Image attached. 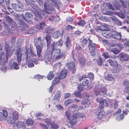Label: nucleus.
I'll list each match as a JSON object with an SVG mask.
<instances>
[{"mask_svg":"<svg viewBox=\"0 0 129 129\" xmlns=\"http://www.w3.org/2000/svg\"><path fill=\"white\" fill-rule=\"evenodd\" d=\"M5 18L6 22L8 23L12 28L15 29L17 26L19 29L22 31H24L27 26L25 23L20 20L18 18L17 20V24H16L15 21L7 15L5 16Z\"/></svg>","mask_w":129,"mask_h":129,"instance_id":"1","label":"nucleus"},{"mask_svg":"<svg viewBox=\"0 0 129 129\" xmlns=\"http://www.w3.org/2000/svg\"><path fill=\"white\" fill-rule=\"evenodd\" d=\"M30 6L37 12V14L34 11L32 12V13L35 16V19L36 21H39L42 18V16L45 14L44 13L42 10H40L39 8L35 4L31 3Z\"/></svg>","mask_w":129,"mask_h":129,"instance_id":"2","label":"nucleus"},{"mask_svg":"<svg viewBox=\"0 0 129 129\" xmlns=\"http://www.w3.org/2000/svg\"><path fill=\"white\" fill-rule=\"evenodd\" d=\"M78 114H73L72 113H66L67 118L69 120L70 123L72 125L75 124L76 123L77 118H78Z\"/></svg>","mask_w":129,"mask_h":129,"instance_id":"3","label":"nucleus"},{"mask_svg":"<svg viewBox=\"0 0 129 129\" xmlns=\"http://www.w3.org/2000/svg\"><path fill=\"white\" fill-rule=\"evenodd\" d=\"M122 46L120 44H113L109 47V49L115 54H117L120 52Z\"/></svg>","mask_w":129,"mask_h":129,"instance_id":"4","label":"nucleus"},{"mask_svg":"<svg viewBox=\"0 0 129 129\" xmlns=\"http://www.w3.org/2000/svg\"><path fill=\"white\" fill-rule=\"evenodd\" d=\"M63 41L61 40L56 43L53 42L49 47V48H47V52H50V53H52L55 47L56 46H57L61 47L63 44Z\"/></svg>","mask_w":129,"mask_h":129,"instance_id":"5","label":"nucleus"},{"mask_svg":"<svg viewBox=\"0 0 129 129\" xmlns=\"http://www.w3.org/2000/svg\"><path fill=\"white\" fill-rule=\"evenodd\" d=\"M88 44V47L89 51L91 53V55L94 56L95 55V50L96 48V44L93 43L92 41L90 40H89V42Z\"/></svg>","mask_w":129,"mask_h":129,"instance_id":"6","label":"nucleus"},{"mask_svg":"<svg viewBox=\"0 0 129 129\" xmlns=\"http://www.w3.org/2000/svg\"><path fill=\"white\" fill-rule=\"evenodd\" d=\"M12 8L15 10L16 11L20 12L23 10V4L22 3L19 4V5L13 4H12Z\"/></svg>","mask_w":129,"mask_h":129,"instance_id":"7","label":"nucleus"},{"mask_svg":"<svg viewBox=\"0 0 129 129\" xmlns=\"http://www.w3.org/2000/svg\"><path fill=\"white\" fill-rule=\"evenodd\" d=\"M68 68L70 70H72V73L73 74L75 73L76 71V68L74 62L72 61L68 62L66 64Z\"/></svg>","mask_w":129,"mask_h":129,"instance_id":"8","label":"nucleus"},{"mask_svg":"<svg viewBox=\"0 0 129 129\" xmlns=\"http://www.w3.org/2000/svg\"><path fill=\"white\" fill-rule=\"evenodd\" d=\"M33 14L29 13H26L25 14V16H22V17L27 22L30 24H32L33 22L29 19H31L32 17Z\"/></svg>","mask_w":129,"mask_h":129,"instance_id":"9","label":"nucleus"},{"mask_svg":"<svg viewBox=\"0 0 129 129\" xmlns=\"http://www.w3.org/2000/svg\"><path fill=\"white\" fill-rule=\"evenodd\" d=\"M44 5L46 10L45 12L47 14H50L51 13V11H53L54 10V8L50 4L45 3H44Z\"/></svg>","mask_w":129,"mask_h":129,"instance_id":"10","label":"nucleus"},{"mask_svg":"<svg viewBox=\"0 0 129 129\" xmlns=\"http://www.w3.org/2000/svg\"><path fill=\"white\" fill-rule=\"evenodd\" d=\"M99 102V107L100 109V111L99 113H102L104 112V110L103 109L104 107V104H106V106H107L108 105L107 103L106 100L105 99H102V101H100Z\"/></svg>","mask_w":129,"mask_h":129,"instance_id":"11","label":"nucleus"},{"mask_svg":"<svg viewBox=\"0 0 129 129\" xmlns=\"http://www.w3.org/2000/svg\"><path fill=\"white\" fill-rule=\"evenodd\" d=\"M54 52L53 55V57L55 58L59 59L61 57V54L60 49H57L54 50Z\"/></svg>","mask_w":129,"mask_h":129,"instance_id":"12","label":"nucleus"},{"mask_svg":"<svg viewBox=\"0 0 129 129\" xmlns=\"http://www.w3.org/2000/svg\"><path fill=\"white\" fill-rule=\"evenodd\" d=\"M50 52H47V50L46 51L47 54H48V56H46L45 57V61L46 64H51V62L52 61L51 56L52 55V53H50Z\"/></svg>","mask_w":129,"mask_h":129,"instance_id":"13","label":"nucleus"},{"mask_svg":"<svg viewBox=\"0 0 129 129\" xmlns=\"http://www.w3.org/2000/svg\"><path fill=\"white\" fill-rule=\"evenodd\" d=\"M15 48V46L13 45H12L10 48L9 50H8L7 51L6 50L7 55L9 56H11L13 54Z\"/></svg>","mask_w":129,"mask_h":129,"instance_id":"14","label":"nucleus"},{"mask_svg":"<svg viewBox=\"0 0 129 129\" xmlns=\"http://www.w3.org/2000/svg\"><path fill=\"white\" fill-rule=\"evenodd\" d=\"M9 65L11 67V68L12 69L17 70L19 68L17 63L13 61H10Z\"/></svg>","mask_w":129,"mask_h":129,"instance_id":"15","label":"nucleus"},{"mask_svg":"<svg viewBox=\"0 0 129 129\" xmlns=\"http://www.w3.org/2000/svg\"><path fill=\"white\" fill-rule=\"evenodd\" d=\"M67 73V71L66 69L62 70L60 73L58 77L60 79L64 78L66 77Z\"/></svg>","mask_w":129,"mask_h":129,"instance_id":"16","label":"nucleus"},{"mask_svg":"<svg viewBox=\"0 0 129 129\" xmlns=\"http://www.w3.org/2000/svg\"><path fill=\"white\" fill-rule=\"evenodd\" d=\"M16 125L19 129L25 128L26 127L25 123L23 121H17L16 123Z\"/></svg>","mask_w":129,"mask_h":129,"instance_id":"17","label":"nucleus"},{"mask_svg":"<svg viewBox=\"0 0 129 129\" xmlns=\"http://www.w3.org/2000/svg\"><path fill=\"white\" fill-rule=\"evenodd\" d=\"M116 114H117L116 117V120L118 121H120L124 118V116L123 114L127 115V113H115V114H114V115H116Z\"/></svg>","mask_w":129,"mask_h":129,"instance_id":"18","label":"nucleus"},{"mask_svg":"<svg viewBox=\"0 0 129 129\" xmlns=\"http://www.w3.org/2000/svg\"><path fill=\"white\" fill-rule=\"evenodd\" d=\"M49 19L51 21H54L55 22L58 21L60 19L59 17L57 16L54 17L52 16H50L49 17Z\"/></svg>","mask_w":129,"mask_h":129,"instance_id":"19","label":"nucleus"},{"mask_svg":"<svg viewBox=\"0 0 129 129\" xmlns=\"http://www.w3.org/2000/svg\"><path fill=\"white\" fill-rule=\"evenodd\" d=\"M78 58L81 67H83L85 64V59L82 56H79Z\"/></svg>","mask_w":129,"mask_h":129,"instance_id":"20","label":"nucleus"},{"mask_svg":"<svg viewBox=\"0 0 129 129\" xmlns=\"http://www.w3.org/2000/svg\"><path fill=\"white\" fill-rule=\"evenodd\" d=\"M37 51V55L39 57H40L41 56V53L42 49V45H38V44L36 43V46Z\"/></svg>","mask_w":129,"mask_h":129,"instance_id":"21","label":"nucleus"},{"mask_svg":"<svg viewBox=\"0 0 129 129\" xmlns=\"http://www.w3.org/2000/svg\"><path fill=\"white\" fill-rule=\"evenodd\" d=\"M7 121L9 124H13L15 123L16 121L13 117H7Z\"/></svg>","mask_w":129,"mask_h":129,"instance_id":"22","label":"nucleus"},{"mask_svg":"<svg viewBox=\"0 0 129 129\" xmlns=\"http://www.w3.org/2000/svg\"><path fill=\"white\" fill-rule=\"evenodd\" d=\"M0 58L2 62H5L7 61V57L5 53L2 52L0 54Z\"/></svg>","mask_w":129,"mask_h":129,"instance_id":"23","label":"nucleus"},{"mask_svg":"<svg viewBox=\"0 0 129 129\" xmlns=\"http://www.w3.org/2000/svg\"><path fill=\"white\" fill-rule=\"evenodd\" d=\"M77 108V106L75 104H73L71 106L69 107L68 109V112H73L74 111L76 110Z\"/></svg>","mask_w":129,"mask_h":129,"instance_id":"24","label":"nucleus"},{"mask_svg":"<svg viewBox=\"0 0 129 129\" xmlns=\"http://www.w3.org/2000/svg\"><path fill=\"white\" fill-rule=\"evenodd\" d=\"M106 6L108 7L109 8L113 10H114L115 9L119 10L120 8V6H118L117 7L116 6H115V7H113L109 3H106Z\"/></svg>","mask_w":129,"mask_h":129,"instance_id":"25","label":"nucleus"},{"mask_svg":"<svg viewBox=\"0 0 129 129\" xmlns=\"http://www.w3.org/2000/svg\"><path fill=\"white\" fill-rule=\"evenodd\" d=\"M81 104L84 105L85 107H87L90 105V103L89 101L86 99H84L81 102Z\"/></svg>","mask_w":129,"mask_h":129,"instance_id":"26","label":"nucleus"},{"mask_svg":"<svg viewBox=\"0 0 129 129\" xmlns=\"http://www.w3.org/2000/svg\"><path fill=\"white\" fill-rule=\"evenodd\" d=\"M61 35L60 32L58 31H57L53 33L52 37L53 38L56 39L60 36Z\"/></svg>","mask_w":129,"mask_h":129,"instance_id":"27","label":"nucleus"},{"mask_svg":"<svg viewBox=\"0 0 129 129\" xmlns=\"http://www.w3.org/2000/svg\"><path fill=\"white\" fill-rule=\"evenodd\" d=\"M45 23L42 22L40 23L39 24L37 25L36 26V28L42 30L44 28V27L46 25Z\"/></svg>","mask_w":129,"mask_h":129,"instance_id":"28","label":"nucleus"},{"mask_svg":"<svg viewBox=\"0 0 129 129\" xmlns=\"http://www.w3.org/2000/svg\"><path fill=\"white\" fill-rule=\"evenodd\" d=\"M15 53V54L17 57L18 62L19 63L21 59V56L22 54L21 53V52H19L18 50H16Z\"/></svg>","mask_w":129,"mask_h":129,"instance_id":"29","label":"nucleus"},{"mask_svg":"<svg viewBox=\"0 0 129 129\" xmlns=\"http://www.w3.org/2000/svg\"><path fill=\"white\" fill-rule=\"evenodd\" d=\"M50 125L52 129H57L59 127L58 125L53 121L51 122Z\"/></svg>","mask_w":129,"mask_h":129,"instance_id":"30","label":"nucleus"},{"mask_svg":"<svg viewBox=\"0 0 129 129\" xmlns=\"http://www.w3.org/2000/svg\"><path fill=\"white\" fill-rule=\"evenodd\" d=\"M65 45L66 46L67 49H69L71 47V42L68 37H67L66 41V42Z\"/></svg>","mask_w":129,"mask_h":129,"instance_id":"31","label":"nucleus"},{"mask_svg":"<svg viewBox=\"0 0 129 129\" xmlns=\"http://www.w3.org/2000/svg\"><path fill=\"white\" fill-rule=\"evenodd\" d=\"M107 62H108L110 65L112 66L116 67L118 65V63L116 61H113L110 59L108 60Z\"/></svg>","mask_w":129,"mask_h":129,"instance_id":"32","label":"nucleus"},{"mask_svg":"<svg viewBox=\"0 0 129 129\" xmlns=\"http://www.w3.org/2000/svg\"><path fill=\"white\" fill-rule=\"evenodd\" d=\"M46 40L47 42V48H49V46L51 44V38L50 35H48L46 36Z\"/></svg>","mask_w":129,"mask_h":129,"instance_id":"33","label":"nucleus"},{"mask_svg":"<svg viewBox=\"0 0 129 129\" xmlns=\"http://www.w3.org/2000/svg\"><path fill=\"white\" fill-rule=\"evenodd\" d=\"M113 36L114 38L117 40H119L121 39V36L120 33H115L113 34Z\"/></svg>","mask_w":129,"mask_h":129,"instance_id":"34","label":"nucleus"},{"mask_svg":"<svg viewBox=\"0 0 129 129\" xmlns=\"http://www.w3.org/2000/svg\"><path fill=\"white\" fill-rule=\"evenodd\" d=\"M8 113H0V120L1 121L5 120Z\"/></svg>","mask_w":129,"mask_h":129,"instance_id":"35","label":"nucleus"},{"mask_svg":"<svg viewBox=\"0 0 129 129\" xmlns=\"http://www.w3.org/2000/svg\"><path fill=\"white\" fill-rule=\"evenodd\" d=\"M121 59L124 61H126L128 58V56L126 54H124L121 55Z\"/></svg>","mask_w":129,"mask_h":129,"instance_id":"36","label":"nucleus"},{"mask_svg":"<svg viewBox=\"0 0 129 129\" xmlns=\"http://www.w3.org/2000/svg\"><path fill=\"white\" fill-rule=\"evenodd\" d=\"M54 76V75L53 72L52 71H50L48 74L47 76V78L49 80H52Z\"/></svg>","mask_w":129,"mask_h":129,"instance_id":"37","label":"nucleus"},{"mask_svg":"<svg viewBox=\"0 0 129 129\" xmlns=\"http://www.w3.org/2000/svg\"><path fill=\"white\" fill-rule=\"evenodd\" d=\"M33 123V120L30 118L27 119L26 121V123L28 126L32 125Z\"/></svg>","mask_w":129,"mask_h":129,"instance_id":"38","label":"nucleus"},{"mask_svg":"<svg viewBox=\"0 0 129 129\" xmlns=\"http://www.w3.org/2000/svg\"><path fill=\"white\" fill-rule=\"evenodd\" d=\"M21 52L22 54H25V58L27 60V53L26 48L25 47H23L21 49Z\"/></svg>","mask_w":129,"mask_h":129,"instance_id":"39","label":"nucleus"},{"mask_svg":"<svg viewBox=\"0 0 129 129\" xmlns=\"http://www.w3.org/2000/svg\"><path fill=\"white\" fill-rule=\"evenodd\" d=\"M113 19L115 23L118 25H122V23L117 19L114 18H113Z\"/></svg>","mask_w":129,"mask_h":129,"instance_id":"40","label":"nucleus"},{"mask_svg":"<svg viewBox=\"0 0 129 129\" xmlns=\"http://www.w3.org/2000/svg\"><path fill=\"white\" fill-rule=\"evenodd\" d=\"M104 115L103 113H99L97 117L95 119V121L97 122V121L102 119L103 116Z\"/></svg>","mask_w":129,"mask_h":129,"instance_id":"41","label":"nucleus"},{"mask_svg":"<svg viewBox=\"0 0 129 129\" xmlns=\"http://www.w3.org/2000/svg\"><path fill=\"white\" fill-rule=\"evenodd\" d=\"M121 3L123 6L124 7H126L127 6V1H129V0H120Z\"/></svg>","mask_w":129,"mask_h":129,"instance_id":"42","label":"nucleus"},{"mask_svg":"<svg viewBox=\"0 0 129 129\" xmlns=\"http://www.w3.org/2000/svg\"><path fill=\"white\" fill-rule=\"evenodd\" d=\"M61 97L60 94L59 93H56L54 99L55 101H58L60 99Z\"/></svg>","mask_w":129,"mask_h":129,"instance_id":"43","label":"nucleus"},{"mask_svg":"<svg viewBox=\"0 0 129 129\" xmlns=\"http://www.w3.org/2000/svg\"><path fill=\"white\" fill-rule=\"evenodd\" d=\"M122 41L123 42L126 41V42H125L124 45L126 46H129V40L126 38H124L122 39Z\"/></svg>","mask_w":129,"mask_h":129,"instance_id":"44","label":"nucleus"},{"mask_svg":"<svg viewBox=\"0 0 129 129\" xmlns=\"http://www.w3.org/2000/svg\"><path fill=\"white\" fill-rule=\"evenodd\" d=\"M59 79H60L59 77L55 78L52 82V84L54 85L57 84L59 81Z\"/></svg>","mask_w":129,"mask_h":129,"instance_id":"45","label":"nucleus"},{"mask_svg":"<svg viewBox=\"0 0 129 129\" xmlns=\"http://www.w3.org/2000/svg\"><path fill=\"white\" fill-rule=\"evenodd\" d=\"M53 29L52 28L49 27L45 30V32L47 33L48 35L52 32Z\"/></svg>","mask_w":129,"mask_h":129,"instance_id":"46","label":"nucleus"},{"mask_svg":"<svg viewBox=\"0 0 129 129\" xmlns=\"http://www.w3.org/2000/svg\"><path fill=\"white\" fill-rule=\"evenodd\" d=\"M73 100L72 99H68L66 100L64 102V104L66 106H67L69 104L73 103Z\"/></svg>","mask_w":129,"mask_h":129,"instance_id":"47","label":"nucleus"},{"mask_svg":"<svg viewBox=\"0 0 129 129\" xmlns=\"http://www.w3.org/2000/svg\"><path fill=\"white\" fill-rule=\"evenodd\" d=\"M103 36L104 37L107 38H109L110 36H111V34L110 33H108L107 31H105V32L102 33Z\"/></svg>","mask_w":129,"mask_h":129,"instance_id":"48","label":"nucleus"},{"mask_svg":"<svg viewBox=\"0 0 129 129\" xmlns=\"http://www.w3.org/2000/svg\"><path fill=\"white\" fill-rule=\"evenodd\" d=\"M105 79L109 81H111L112 80L114 79V78L111 75L108 74L106 77Z\"/></svg>","mask_w":129,"mask_h":129,"instance_id":"49","label":"nucleus"},{"mask_svg":"<svg viewBox=\"0 0 129 129\" xmlns=\"http://www.w3.org/2000/svg\"><path fill=\"white\" fill-rule=\"evenodd\" d=\"M87 39H84L82 41V45L83 47H84L85 46L87 45Z\"/></svg>","mask_w":129,"mask_h":129,"instance_id":"50","label":"nucleus"},{"mask_svg":"<svg viewBox=\"0 0 129 129\" xmlns=\"http://www.w3.org/2000/svg\"><path fill=\"white\" fill-rule=\"evenodd\" d=\"M89 81L87 79H85L83 81L82 84L83 86H87L88 85Z\"/></svg>","mask_w":129,"mask_h":129,"instance_id":"51","label":"nucleus"},{"mask_svg":"<svg viewBox=\"0 0 129 129\" xmlns=\"http://www.w3.org/2000/svg\"><path fill=\"white\" fill-rule=\"evenodd\" d=\"M28 67L29 68H31L34 66V65L33 64V61L31 60H29L28 62Z\"/></svg>","mask_w":129,"mask_h":129,"instance_id":"52","label":"nucleus"},{"mask_svg":"<svg viewBox=\"0 0 129 129\" xmlns=\"http://www.w3.org/2000/svg\"><path fill=\"white\" fill-rule=\"evenodd\" d=\"M74 27H73L71 25H68L66 27V29L69 31L71 30H72L74 28Z\"/></svg>","mask_w":129,"mask_h":129,"instance_id":"53","label":"nucleus"},{"mask_svg":"<svg viewBox=\"0 0 129 129\" xmlns=\"http://www.w3.org/2000/svg\"><path fill=\"white\" fill-rule=\"evenodd\" d=\"M87 77L90 79H93L94 78V75L92 73H90L87 75Z\"/></svg>","mask_w":129,"mask_h":129,"instance_id":"54","label":"nucleus"},{"mask_svg":"<svg viewBox=\"0 0 129 129\" xmlns=\"http://www.w3.org/2000/svg\"><path fill=\"white\" fill-rule=\"evenodd\" d=\"M85 23V22L84 20H81L79 21L78 24L79 26H83L84 25Z\"/></svg>","mask_w":129,"mask_h":129,"instance_id":"55","label":"nucleus"},{"mask_svg":"<svg viewBox=\"0 0 129 129\" xmlns=\"http://www.w3.org/2000/svg\"><path fill=\"white\" fill-rule=\"evenodd\" d=\"M101 91L104 94H107V90L105 88L103 87L101 88Z\"/></svg>","mask_w":129,"mask_h":129,"instance_id":"56","label":"nucleus"},{"mask_svg":"<svg viewBox=\"0 0 129 129\" xmlns=\"http://www.w3.org/2000/svg\"><path fill=\"white\" fill-rule=\"evenodd\" d=\"M12 114L13 117L15 119L18 120L19 117L18 113H12Z\"/></svg>","mask_w":129,"mask_h":129,"instance_id":"57","label":"nucleus"},{"mask_svg":"<svg viewBox=\"0 0 129 129\" xmlns=\"http://www.w3.org/2000/svg\"><path fill=\"white\" fill-rule=\"evenodd\" d=\"M83 88V86L82 85H79L78 87V90L80 92H81Z\"/></svg>","mask_w":129,"mask_h":129,"instance_id":"58","label":"nucleus"},{"mask_svg":"<svg viewBox=\"0 0 129 129\" xmlns=\"http://www.w3.org/2000/svg\"><path fill=\"white\" fill-rule=\"evenodd\" d=\"M103 55L105 58H107L109 57V55L107 52H104Z\"/></svg>","mask_w":129,"mask_h":129,"instance_id":"59","label":"nucleus"},{"mask_svg":"<svg viewBox=\"0 0 129 129\" xmlns=\"http://www.w3.org/2000/svg\"><path fill=\"white\" fill-rule=\"evenodd\" d=\"M78 117H85V115L84 113H79L77 114Z\"/></svg>","mask_w":129,"mask_h":129,"instance_id":"60","label":"nucleus"},{"mask_svg":"<svg viewBox=\"0 0 129 129\" xmlns=\"http://www.w3.org/2000/svg\"><path fill=\"white\" fill-rule=\"evenodd\" d=\"M34 78L36 79H42L43 78V76L40 75H37L34 76Z\"/></svg>","mask_w":129,"mask_h":129,"instance_id":"61","label":"nucleus"},{"mask_svg":"<svg viewBox=\"0 0 129 129\" xmlns=\"http://www.w3.org/2000/svg\"><path fill=\"white\" fill-rule=\"evenodd\" d=\"M102 12L103 14L105 15H110L112 14V11H107L104 12V11H103Z\"/></svg>","mask_w":129,"mask_h":129,"instance_id":"62","label":"nucleus"},{"mask_svg":"<svg viewBox=\"0 0 129 129\" xmlns=\"http://www.w3.org/2000/svg\"><path fill=\"white\" fill-rule=\"evenodd\" d=\"M66 20L67 22H72L73 20L72 18L70 17H68Z\"/></svg>","mask_w":129,"mask_h":129,"instance_id":"63","label":"nucleus"},{"mask_svg":"<svg viewBox=\"0 0 129 129\" xmlns=\"http://www.w3.org/2000/svg\"><path fill=\"white\" fill-rule=\"evenodd\" d=\"M41 126L42 128L43 129H48V127H47V125L45 124H41Z\"/></svg>","mask_w":129,"mask_h":129,"instance_id":"64","label":"nucleus"}]
</instances>
